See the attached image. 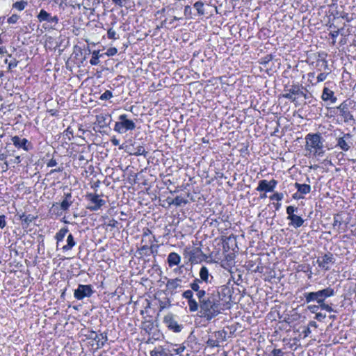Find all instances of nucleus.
<instances>
[{"label": "nucleus", "mask_w": 356, "mask_h": 356, "mask_svg": "<svg viewBox=\"0 0 356 356\" xmlns=\"http://www.w3.org/2000/svg\"><path fill=\"white\" fill-rule=\"evenodd\" d=\"M201 316L211 321L224 310V305L218 291L205 292L201 298H198Z\"/></svg>", "instance_id": "obj_1"}, {"label": "nucleus", "mask_w": 356, "mask_h": 356, "mask_svg": "<svg viewBox=\"0 0 356 356\" xmlns=\"http://www.w3.org/2000/svg\"><path fill=\"white\" fill-rule=\"evenodd\" d=\"M336 291L331 287H327L323 289L318 290L314 292H305L303 296L305 299V303L309 304L312 302H316L321 305L330 297L334 296Z\"/></svg>", "instance_id": "obj_2"}, {"label": "nucleus", "mask_w": 356, "mask_h": 356, "mask_svg": "<svg viewBox=\"0 0 356 356\" xmlns=\"http://www.w3.org/2000/svg\"><path fill=\"white\" fill-rule=\"evenodd\" d=\"M337 144L335 147L343 151H349L353 146V135L350 133H344L341 130L334 131Z\"/></svg>", "instance_id": "obj_3"}, {"label": "nucleus", "mask_w": 356, "mask_h": 356, "mask_svg": "<svg viewBox=\"0 0 356 356\" xmlns=\"http://www.w3.org/2000/svg\"><path fill=\"white\" fill-rule=\"evenodd\" d=\"M305 139L307 149H314L315 154L318 156H322L324 154L323 144L320 134H309L306 136Z\"/></svg>", "instance_id": "obj_4"}, {"label": "nucleus", "mask_w": 356, "mask_h": 356, "mask_svg": "<svg viewBox=\"0 0 356 356\" xmlns=\"http://www.w3.org/2000/svg\"><path fill=\"white\" fill-rule=\"evenodd\" d=\"M135 122L127 118V115L122 114L118 117V121L115 122L113 130L119 134H124L128 131L135 129Z\"/></svg>", "instance_id": "obj_5"}, {"label": "nucleus", "mask_w": 356, "mask_h": 356, "mask_svg": "<svg viewBox=\"0 0 356 356\" xmlns=\"http://www.w3.org/2000/svg\"><path fill=\"white\" fill-rule=\"evenodd\" d=\"M94 293L92 285L80 284L74 291V297L78 300H81L85 298H90Z\"/></svg>", "instance_id": "obj_6"}, {"label": "nucleus", "mask_w": 356, "mask_h": 356, "mask_svg": "<svg viewBox=\"0 0 356 356\" xmlns=\"http://www.w3.org/2000/svg\"><path fill=\"white\" fill-rule=\"evenodd\" d=\"M163 323L169 330L174 332H179L183 329V325L178 323L176 316L171 313L164 316Z\"/></svg>", "instance_id": "obj_7"}, {"label": "nucleus", "mask_w": 356, "mask_h": 356, "mask_svg": "<svg viewBox=\"0 0 356 356\" xmlns=\"http://www.w3.org/2000/svg\"><path fill=\"white\" fill-rule=\"evenodd\" d=\"M86 197L90 202L87 209L92 211H97L106 203L105 200L99 198V195L95 193H87Z\"/></svg>", "instance_id": "obj_8"}, {"label": "nucleus", "mask_w": 356, "mask_h": 356, "mask_svg": "<svg viewBox=\"0 0 356 356\" xmlns=\"http://www.w3.org/2000/svg\"><path fill=\"white\" fill-rule=\"evenodd\" d=\"M189 261L191 264H199L205 261L208 257L204 254L200 248L195 247L189 252Z\"/></svg>", "instance_id": "obj_9"}, {"label": "nucleus", "mask_w": 356, "mask_h": 356, "mask_svg": "<svg viewBox=\"0 0 356 356\" xmlns=\"http://www.w3.org/2000/svg\"><path fill=\"white\" fill-rule=\"evenodd\" d=\"M318 266L325 270H330V264L335 263V259L332 253L328 252L316 261Z\"/></svg>", "instance_id": "obj_10"}, {"label": "nucleus", "mask_w": 356, "mask_h": 356, "mask_svg": "<svg viewBox=\"0 0 356 356\" xmlns=\"http://www.w3.org/2000/svg\"><path fill=\"white\" fill-rule=\"evenodd\" d=\"M182 298L187 300L189 311L191 312H197L199 309L198 302L193 298V291L188 289L182 293Z\"/></svg>", "instance_id": "obj_11"}, {"label": "nucleus", "mask_w": 356, "mask_h": 356, "mask_svg": "<svg viewBox=\"0 0 356 356\" xmlns=\"http://www.w3.org/2000/svg\"><path fill=\"white\" fill-rule=\"evenodd\" d=\"M277 184V181L273 179L270 181L261 179L258 183L256 190L259 192H273Z\"/></svg>", "instance_id": "obj_12"}, {"label": "nucleus", "mask_w": 356, "mask_h": 356, "mask_svg": "<svg viewBox=\"0 0 356 356\" xmlns=\"http://www.w3.org/2000/svg\"><path fill=\"white\" fill-rule=\"evenodd\" d=\"M11 141L17 148H22L28 152L33 148L32 143L26 138H21L18 136H15L11 138Z\"/></svg>", "instance_id": "obj_13"}, {"label": "nucleus", "mask_w": 356, "mask_h": 356, "mask_svg": "<svg viewBox=\"0 0 356 356\" xmlns=\"http://www.w3.org/2000/svg\"><path fill=\"white\" fill-rule=\"evenodd\" d=\"M337 109L339 111V115L343 117L344 122H355L353 115L349 111L347 101H343Z\"/></svg>", "instance_id": "obj_14"}, {"label": "nucleus", "mask_w": 356, "mask_h": 356, "mask_svg": "<svg viewBox=\"0 0 356 356\" xmlns=\"http://www.w3.org/2000/svg\"><path fill=\"white\" fill-rule=\"evenodd\" d=\"M37 19L40 22H47L54 25H56L59 21L58 16H52L44 9L40 10L37 15Z\"/></svg>", "instance_id": "obj_15"}, {"label": "nucleus", "mask_w": 356, "mask_h": 356, "mask_svg": "<svg viewBox=\"0 0 356 356\" xmlns=\"http://www.w3.org/2000/svg\"><path fill=\"white\" fill-rule=\"evenodd\" d=\"M63 197L64 199L60 204L55 203L53 204V207H57L59 205L61 210L66 211L73 203L72 195L71 193H65Z\"/></svg>", "instance_id": "obj_16"}, {"label": "nucleus", "mask_w": 356, "mask_h": 356, "mask_svg": "<svg viewBox=\"0 0 356 356\" xmlns=\"http://www.w3.org/2000/svg\"><path fill=\"white\" fill-rule=\"evenodd\" d=\"M302 90H305L306 92H307V90L302 85L293 84L291 86L284 87V91L289 92L294 97L300 96V94H302Z\"/></svg>", "instance_id": "obj_17"}, {"label": "nucleus", "mask_w": 356, "mask_h": 356, "mask_svg": "<svg viewBox=\"0 0 356 356\" xmlns=\"http://www.w3.org/2000/svg\"><path fill=\"white\" fill-rule=\"evenodd\" d=\"M19 219L22 221V226L23 229L28 228L31 223L33 222L36 218L37 216H35L32 214H26L25 213H22L19 215Z\"/></svg>", "instance_id": "obj_18"}, {"label": "nucleus", "mask_w": 356, "mask_h": 356, "mask_svg": "<svg viewBox=\"0 0 356 356\" xmlns=\"http://www.w3.org/2000/svg\"><path fill=\"white\" fill-rule=\"evenodd\" d=\"M111 122L110 115L100 114L96 115V122L100 128H105L109 126Z\"/></svg>", "instance_id": "obj_19"}, {"label": "nucleus", "mask_w": 356, "mask_h": 356, "mask_svg": "<svg viewBox=\"0 0 356 356\" xmlns=\"http://www.w3.org/2000/svg\"><path fill=\"white\" fill-rule=\"evenodd\" d=\"M321 98L323 101H330L331 103H335L337 98L334 96V92L327 87L323 90Z\"/></svg>", "instance_id": "obj_20"}, {"label": "nucleus", "mask_w": 356, "mask_h": 356, "mask_svg": "<svg viewBox=\"0 0 356 356\" xmlns=\"http://www.w3.org/2000/svg\"><path fill=\"white\" fill-rule=\"evenodd\" d=\"M181 257L176 252H170L168 256V264L170 267L177 266L180 263Z\"/></svg>", "instance_id": "obj_21"}, {"label": "nucleus", "mask_w": 356, "mask_h": 356, "mask_svg": "<svg viewBox=\"0 0 356 356\" xmlns=\"http://www.w3.org/2000/svg\"><path fill=\"white\" fill-rule=\"evenodd\" d=\"M200 281H204L205 283H211V281L209 278L213 279V276L209 273V270L206 266H202L200 270Z\"/></svg>", "instance_id": "obj_22"}, {"label": "nucleus", "mask_w": 356, "mask_h": 356, "mask_svg": "<svg viewBox=\"0 0 356 356\" xmlns=\"http://www.w3.org/2000/svg\"><path fill=\"white\" fill-rule=\"evenodd\" d=\"M181 280L180 278L168 279L166 283L167 289L173 291L176 289L181 287L180 282Z\"/></svg>", "instance_id": "obj_23"}, {"label": "nucleus", "mask_w": 356, "mask_h": 356, "mask_svg": "<svg viewBox=\"0 0 356 356\" xmlns=\"http://www.w3.org/2000/svg\"><path fill=\"white\" fill-rule=\"evenodd\" d=\"M289 220H290L289 225L293 227L294 228L300 227L305 222V220L300 216L297 215L292 216L291 218Z\"/></svg>", "instance_id": "obj_24"}, {"label": "nucleus", "mask_w": 356, "mask_h": 356, "mask_svg": "<svg viewBox=\"0 0 356 356\" xmlns=\"http://www.w3.org/2000/svg\"><path fill=\"white\" fill-rule=\"evenodd\" d=\"M76 243L74 240V238L72 234H68L67 238V244L62 247V250L63 252H67L72 249L73 247L76 245Z\"/></svg>", "instance_id": "obj_25"}, {"label": "nucleus", "mask_w": 356, "mask_h": 356, "mask_svg": "<svg viewBox=\"0 0 356 356\" xmlns=\"http://www.w3.org/2000/svg\"><path fill=\"white\" fill-rule=\"evenodd\" d=\"M69 232L67 227H62L55 235V239L56 240L57 247L59 245L60 242L63 241L65 236Z\"/></svg>", "instance_id": "obj_26"}, {"label": "nucleus", "mask_w": 356, "mask_h": 356, "mask_svg": "<svg viewBox=\"0 0 356 356\" xmlns=\"http://www.w3.org/2000/svg\"><path fill=\"white\" fill-rule=\"evenodd\" d=\"M169 204H174L176 207H181V205H186L188 203V200L181 196H177L175 198L170 200L169 197L167 199Z\"/></svg>", "instance_id": "obj_27"}, {"label": "nucleus", "mask_w": 356, "mask_h": 356, "mask_svg": "<svg viewBox=\"0 0 356 356\" xmlns=\"http://www.w3.org/2000/svg\"><path fill=\"white\" fill-rule=\"evenodd\" d=\"M108 341V337H107V332H104L102 333H100L99 334H97V339L95 340L97 343V346L98 348H101L104 347L106 342Z\"/></svg>", "instance_id": "obj_28"}, {"label": "nucleus", "mask_w": 356, "mask_h": 356, "mask_svg": "<svg viewBox=\"0 0 356 356\" xmlns=\"http://www.w3.org/2000/svg\"><path fill=\"white\" fill-rule=\"evenodd\" d=\"M189 286L191 289L196 293L197 299L201 298V296H204V293L206 292L204 289L200 288V284H197V283L191 282Z\"/></svg>", "instance_id": "obj_29"}, {"label": "nucleus", "mask_w": 356, "mask_h": 356, "mask_svg": "<svg viewBox=\"0 0 356 356\" xmlns=\"http://www.w3.org/2000/svg\"><path fill=\"white\" fill-rule=\"evenodd\" d=\"M295 188L297 189L298 192L300 193L301 194H307L310 193L311 191V186L306 184H299V183H295Z\"/></svg>", "instance_id": "obj_30"}, {"label": "nucleus", "mask_w": 356, "mask_h": 356, "mask_svg": "<svg viewBox=\"0 0 356 356\" xmlns=\"http://www.w3.org/2000/svg\"><path fill=\"white\" fill-rule=\"evenodd\" d=\"M102 56V54H99V50H95L92 53V58L90 60V63L92 65H97L99 63V58Z\"/></svg>", "instance_id": "obj_31"}, {"label": "nucleus", "mask_w": 356, "mask_h": 356, "mask_svg": "<svg viewBox=\"0 0 356 356\" xmlns=\"http://www.w3.org/2000/svg\"><path fill=\"white\" fill-rule=\"evenodd\" d=\"M213 337L220 343V341H226L227 332L225 330L216 331L213 333Z\"/></svg>", "instance_id": "obj_32"}, {"label": "nucleus", "mask_w": 356, "mask_h": 356, "mask_svg": "<svg viewBox=\"0 0 356 356\" xmlns=\"http://www.w3.org/2000/svg\"><path fill=\"white\" fill-rule=\"evenodd\" d=\"M27 5H28L27 1L22 0L20 1H17V2L14 3L12 6V8L13 9H16L19 11H22L26 8V6Z\"/></svg>", "instance_id": "obj_33"}, {"label": "nucleus", "mask_w": 356, "mask_h": 356, "mask_svg": "<svg viewBox=\"0 0 356 356\" xmlns=\"http://www.w3.org/2000/svg\"><path fill=\"white\" fill-rule=\"evenodd\" d=\"M194 8L196 9L199 15H204L205 12L204 9V3L201 1H196L193 4Z\"/></svg>", "instance_id": "obj_34"}, {"label": "nucleus", "mask_w": 356, "mask_h": 356, "mask_svg": "<svg viewBox=\"0 0 356 356\" xmlns=\"http://www.w3.org/2000/svg\"><path fill=\"white\" fill-rule=\"evenodd\" d=\"M148 152L145 151V148L143 146H138L136 148V152H129V154L131 155H135V156H140L143 155L145 157L147 156Z\"/></svg>", "instance_id": "obj_35"}, {"label": "nucleus", "mask_w": 356, "mask_h": 356, "mask_svg": "<svg viewBox=\"0 0 356 356\" xmlns=\"http://www.w3.org/2000/svg\"><path fill=\"white\" fill-rule=\"evenodd\" d=\"M298 209L293 206H288L286 207V213L288 215L287 219H290L292 216H295V212H298Z\"/></svg>", "instance_id": "obj_36"}, {"label": "nucleus", "mask_w": 356, "mask_h": 356, "mask_svg": "<svg viewBox=\"0 0 356 356\" xmlns=\"http://www.w3.org/2000/svg\"><path fill=\"white\" fill-rule=\"evenodd\" d=\"M342 224V218L341 215L337 213L334 216V222L332 226L334 227L336 226H340Z\"/></svg>", "instance_id": "obj_37"}, {"label": "nucleus", "mask_w": 356, "mask_h": 356, "mask_svg": "<svg viewBox=\"0 0 356 356\" xmlns=\"http://www.w3.org/2000/svg\"><path fill=\"white\" fill-rule=\"evenodd\" d=\"M207 344L208 346H209L211 348L220 346L219 343L218 342V340L216 339V338L215 339L209 338L207 341Z\"/></svg>", "instance_id": "obj_38"}, {"label": "nucleus", "mask_w": 356, "mask_h": 356, "mask_svg": "<svg viewBox=\"0 0 356 356\" xmlns=\"http://www.w3.org/2000/svg\"><path fill=\"white\" fill-rule=\"evenodd\" d=\"M112 97H113V94H112L111 91L107 90L103 94L101 95L99 99L101 100H108Z\"/></svg>", "instance_id": "obj_39"}, {"label": "nucleus", "mask_w": 356, "mask_h": 356, "mask_svg": "<svg viewBox=\"0 0 356 356\" xmlns=\"http://www.w3.org/2000/svg\"><path fill=\"white\" fill-rule=\"evenodd\" d=\"M284 198V194L282 193H275L272 195L270 196V199L271 200H277L280 201Z\"/></svg>", "instance_id": "obj_40"}, {"label": "nucleus", "mask_w": 356, "mask_h": 356, "mask_svg": "<svg viewBox=\"0 0 356 356\" xmlns=\"http://www.w3.org/2000/svg\"><path fill=\"white\" fill-rule=\"evenodd\" d=\"M321 309V307H319V304L318 305H310L307 306V309L313 314H316L317 311Z\"/></svg>", "instance_id": "obj_41"}, {"label": "nucleus", "mask_w": 356, "mask_h": 356, "mask_svg": "<svg viewBox=\"0 0 356 356\" xmlns=\"http://www.w3.org/2000/svg\"><path fill=\"white\" fill-rule=\"evenodd\" d=\"M319 307H321V309L322 310H325L328 312H334V309H332V306L325 303V302L319 305Z\"/></svg>", "instance_id": "obj_42"}, {"label": "nucleus", "mask_w": 356, "mask_h": 356, "mask_svg": "<svg viewBox=\"0 0 356 356\" xmlns=\"http://www.w3.org/2000/svg\"><path fill=\"white\" fill-rule=\"evenodd\" d=\"M19 19V16L18 15L13 14L10 17L8 18L7 22L8 24H15Z\"/></svg>", "instance_id": "obj_43"}, {"label": "nucleus", "mask_w": 356, "mask_h": 356, "mask_svg": "<svg viewBox=\"0 0 356 356\" xmlns=\"http://www.w3.org/2000/svg\"><path fill=\"white\" fill-rule=\"evenodd\" d=\"M88 339L95 341L97 337V333L95 331H89L88 333L86 335Z\"/></svg>", "instance_id": "obj_44"}, {"label": "nucleus", "mask_w": 356, "mask_h": 356, "mask_svg": "<svg viewBox=\"0 0 356 356\" xmlns=\"http://www.w3.org/2000/svg\"><path fill=\"white\" fill-rule=\"evenodd\" d=\"M271 356H284V353L281 349L274 348L271 353Z\"/></svg>", "instance_id": "obj_45"}, {"label": "nucleus", "mask_w": 356, "mask_h": 356, "mask_svg": "<svg viewBox=\"0 0 356 356\" xmlns=\"http://www.w3.org/2000/svg\"><path fill=\"white\" fill-rule=\"evenodd\" d=\"M107 36L109 39L116 40V32L113 29H109L107 32Z\"/></svg>", "instance_id": "obj_46"}, {"label": "nucleus", "mask_w": 356, "mask_h": 356, "mask_svg": "<svg viewBox=\"0 0 356 356\" xmlns=\"http://www.w3.org/2000/svg\"><path fill=\"white\" fill-rule=\"evenodd\" d=\"M282 97L290 100L292 102H295L296 101V97L293 96L292 94L290 93L289 92H286V93L282 95Z\"/></svg>", "instance_id": "obj_47"}, {"label": "nucleus", "mask_w": 356, "mask_h": 356, "mask_svg": "<svg viewBox=\"0 0 356 356\" xmlns=\"http://www.w3.org/2000/svg\"><path fill=\"white\" fill-rule=\"evenodd\" d=\"M118 52V50L115 47H110L107 49V51L106 52V55L108 56H113L115 55Z\"/></svg>", "instance_id": "obj_48"}, {"label": "nucleus", "mask_w": 356, "mask_h": 356, "mask_svg": "<svg viewBox=\"0 0 356 356\" xmlns=\"http://www.w3.org/2000/svg\"><path fill=\"white\" fill-rule=\"evenodd\" d=\"M19 61L17 60L15 58H13L8 63V70H11L13 68H15L17 66Z\"/></svg>", "instance_id": "obj_49"}, {"label": "nucleus", "mask_w": 356, "mask_h": 356, "mask_svg": "<svg viewBox=\"0 0 356 356\" xmlns=\"http://www.w3.org/2000/svg\"><path fill=\"white\" fill-rule=\"evenodd\" d=\"M170 306V302L168 298L165 301H160V307L161 309H165L169 307Z\"/></svg>", "instance_id": "obj_50"}, {"label": "nucleus", "mask_w": 356, "mask_h": 356, "mask_svg": "<svg viewBox=\"0 0 356 356\" xmlns=\"http://www.w3.org/2000/svg\"><path fill=\"white\" fill-rule=\"evenodd\" d=\"M111 1L116 6L123 7L127 3V0H111Z\"/></svg>", "instance_id": "obj_51"}, {"label": "nucleus", "mask_w": 356, "mask_h": 356, "mask_svg": "<svg viewBox=\"0 0 356 356\" xmlns=\"http://www.w3.org/2000/svg\"><path fill=\"white\" fill-rule=\"evenodd\" d=\"M329 73L328 72H322V73H320L318 76H317V81L318 82H321V81H323L324 80H325V79L327 78V76Z\"/></svg>", "instance_id": "obj_52"}, {"label": "nucleus", "mask_w": 356, "mask_h": 356, "mask_svg": "<svg viewBox=\"0 0 356 356\" xmlns=\"http://www.w3.org/2000/svg\"><path fill=\"white\" fill-rule=\"evenodd\" d=\"M159 356H172V354L167 353L162 346H159Z\"/></svg>", "instance_id": "obj_53"}, {"label": "nucleus", "mask_w": 356, "mask_h": 356, "mask_svg": "<svg viewBox=\"0 0 356 356\" xmlns=\"http://www.w3.org/2000/svg\"><path fill=\"white\" fill-rule=\"evenodd\" d=\"M325 317L326 315L325 314H323L321 312H316L315 319L317 320L318 321H322Z\"/></svg>", "instance_id": "obj_54"}, {"label": "nucleus", "mask_w": 356, "mask_h": 356, "mask_svg": "<svg viewBox=\"0 0 356 356\" xmlns=\"http://www.w3.org/2000/svg\"><path fill=\"white\" fill-rule=\"evenodd\" d=\"M118 225H119V222L113 218L110 220L108 222V226L113 227V228L118 227Z\"/></svg>", "instance_id": "obj_55"}, {"label": "nucleus", "mask_w": 356, "mask_h": 356, "mask_svg": "<svg viewBox=\"0 0 356 356\" xmlns=\"http://www.w3.org/2000/svg\"><path fill=\"white\" fill-rule=\"evenodd\" d=\"M6 216L5 215H0V228L3 229L6 227Z\"/></svg>", "instance_id": "obj_56"}, {"label": "nucleus", "mask_w": 356, "mask_h": 356, "mask_svg": "<svg viewBox=\"0 0 356 356\" xmlns=\"http://www.w3.org/2000/svg\"><path fill=\"white\" fill-rule=\"evenodd\" d=\"M56 165H57V162H56V161L55 159H50V160L47 162V167H49V168H51V167H54V166H56Z\"/></svg>", "instance_id": "obj_57"}, {"label": "nucleus", "mask_w": 356, "mask_h": 356, "mask_svg": "<svg viewBox=\"0 0 356 356\" xmlns=\"http://www.w3.org/2000/svg\"><path fill=\"white\" fill-rule=\"evenodd\" d=\"M159 347H156L154 350H152L149 352V355L150 356H159Z\"/></svg>", "instance_id": "obj_58"}, {"label": "nucleus", "mask_w": 356, "mask_h": 356, "mask_svg": "<svg viewBox=\"0 0 356 356\" xmlns=\"http://www.w3.org/2000/svg\"><path fill=\"white\" fill-rule=\"evenodd\" d=\"M185 350V347L184 346H179V348H175V349H173V352L175 353L176 354H180L182 352H184V350Z\"/></svg>", "instance_id": "obj_59"}, {"label": "nucleus", "mask_w": 356, "mask_h": 356, "mask_svg": "<svg viewBox=\"0 0 356 356\" xmlns=\"http://www.w3.org/2000/svg\"><path fill=\"white\" fill-rule=\"evenodd\" d=\"M339 34V30L334 31H331V32L330 33V37H331L332 38H333V39L337 38L338 37Z\"/></svg>", "instance_id": "obj_60"}, {"label": "nucleus", "mask_w": 356, "mask_h": 356, "mask_svg": "<svg viewBox=\"0 0 356 356\" xmlns=\"http://www.w3.org/2000/svg\"><path fill=\"white\" fill-rule=\"evenodd\" d=\"M273 58L272 55H267L264 58V63L266 64L268 63L270 60H271Z\"/></svg>", "instance_id": "obj_61"}, {"label": "nucleus", "mask_w": 356, "mask_h": 356, "mask_svg": "<svg viewBox=\"0 0 356 356\" xmlns=\"http://www.w3.org/2000/svg\"><path fill=\"white\" fill-rule=\"evenodd\" d=\"M111 143L115 146L120 145V140L115 137L111 139Z\"/></svg>", "instance_id": "obj_62"}, {"label": "nucleus", "mask_w": 356, "mask_h": 356, "mask_svg": "<svg viewBox=\"0 0 356 356\" xmlns=\"http://www.w3.org/2000/svg\"><path fill=\"white\" fill-rule=\"evenodd\" d=\"M63 171V168H58L56 169H53L50 171V174H53L54 172H60Z\"/></svg>", "instance_id": "obj_63"}, {"label": "nucleus", "mask_w": 356, "mask_h": 356, "mask_svg": "<svg viewBox=\"0 0 356 356\" xmlns=\"http://www.w3.org/2000/svg\"><path fill=\"white\" fill-rule=\"evenodd\" d=\"M20 162H21L20 156H15V160H14V163H17V164H19Z\"/></svg>", "instance_id": "obj_64"}]
</instances>
